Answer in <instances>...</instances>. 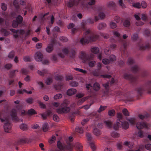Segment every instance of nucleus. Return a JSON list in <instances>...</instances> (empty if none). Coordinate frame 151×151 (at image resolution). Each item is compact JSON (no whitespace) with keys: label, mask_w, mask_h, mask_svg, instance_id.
Instances as JSON below:
<instances>
[{"label":"nucleus","mask_w":151,"mask_h":151,"mask_svg":"<svg viewBox=\"0 0 151 151\" xmlns=\"http://www.w3.org/2000/svg\"><path fill=\"white\" fill-rule=\"evenodd\" d=\"M24 92H26L28 94H31L32 93V91H28L25 89H23L22 90H18L17 91V94H22Z\"/></svg>","instance_id":"nucleus-21"},{"label":"nucleus","mask_w":151,"mask_h":151,"mask_svg":"<svg viewBox=\"0 0 151 151\" xmlns=\"http://www.w3.org/2000/svg\"><path fill=\"white\" fill-rule=\"evenodd\" d=\"M55 78L56 80L59 81H61L63 79V77L60 75H58L55 76Z\"/></svg>","instance_id":"nucleus-45"},{"label":"nucleus","mask_w":151,"mask_h":151,"mask_svg":"<svg viewBox=\"0 0 151 151\" xmlns=\"http://www.w3.org/2000/svg\"><path fill=\"white\" fill-rule=\"evenodd\" d=\"M62 97V95L61 93H58L55 95L54 96V99H57L61 98Z\"/></svg>","instance_id":"nucleus-47"},{"label":"nucleus","mask_w":151,"mask_h":151,"mask_svg":"<svg viewBox=\"0 0 151 151\" xmlns=\"http://www.w3.org/2000/svg\"><path fill=\"white\" fill-rule=\"evenodd\" d=\"M93 133L96 136H99L101 134V132L96 128H95L93 130Z\"/></svg>","instance_id":"nucleus-24"},{"label":"nucleus","mask_w":151,"mask_h":151,"mask_svg":"<svg viewBox=\"0 0 151 151\" xmlns=\"http://www.w3.org/2000/svg\"><path fill=\"white\" fill-rule=\"evenodd\" d=\"M35 60L37 61H42L43 58V55L40 52H36L35 56Z\"/></svg>","instance_id":"nucleus-12"},{"label":"nucleus","mask_w":151,"mask_h":151,"mask_svg":"<svg viewBox=\"0 0 151 151\" xmlns=\"http://www.w3.org/2000/svg\"><path fill=\"white\" fill-rule=\"evenodd\" d=\"M76 50L75 48H71L70 50L68 47H64L62 49V52L65 55H67L69 53V56L72 59H74L75 57L76 54Z\"/></svg>","instance_id":"nucleus-7"},{"label":"nucleus","mask_w":151,"mask_h":151,"mask_svg":"<svg viewBox=\"0 0 151 151\" xmlns=\"http://www.w3.org/2000/svg\"><path fill=\"white\" fill-rule=\"evenodd\" d=\"M102 62L104 64L106 65L110 63V61L109 60L105 58L102 60Z\"/></svg>","instance_id":"nucleus-62"},{"label":"nucleus","mask_w":151,"mask_h":151,"mask_svg":"<svg viewBox=\"0 0 151 151\" xmlns=\"http://www.w3.org/2000/svg\"><path fill=\"white\" fill-rule=\"evenodd\" d=\"M13 4L16 9L15 12L18 13H19L20 10L18 1L17 0H14L13 2Z\"/></svg>","instance_id":"nucleus-15"},{"label":"nucleus","mask_w":151,"mask_h":151,"mask_svg":"<svg viewBox=\"0 0 151 151\" xmlns=\"http://www.w3.org/2000/svg\"><path fill=\"white\" fill-rule=\"evenodd\" d=\"M59 40L63 42H66L68 40V39L66 37L63 36L60 37L59 38Z\"/></svg>","instance_id":"nucleus-46"},{"label":"nucleus","mask_w":151,"mask_h":151,"mask_svg":"<svg viewBox=\"0 0 151 151\" xmlns=\"http://www.w3.org/2000/svg\"><path fill=\"white\" fill-rule=\"evenodd\" d=\"M28 114L29 115H32L37 114L34 109H31L29 110L27 112Z\"/></svg>","instance_id":"nucleus-34"},{"label":"nucleus","mask_w":151,"mask_h":151,"mask_svg":"<svg viewBox=\"0 0 151 151\" xmlns=\"http://www.w3.org/2000/svg\"><path fill=\"white\" fill-rule=\"evenodd\" d=\"M1 8L4 11H6L7 9V5L4 4L2 3L1 5Z\"/></svg>","instance_id":"nucleus-63"},{"label":"nucleus","mask_w":151,"mask_h":151,"mask_svg":"<svg viewBox=\"0 0 151 151\" xmlns=\"http://www.w3.org/2000/svg\"><path fill=\"white\" fill-rule=\"evenodd\" d=\"M19 24L16 20H14L13 21L12 26L14 28H16L17 27Z\"/></svg>","instance_id":"nucleus-61"},{"label":"nucleus","mask_w":151,"mask_h":151,"mask_svg":"<svg viewBox=\"0 0 151 151\" xmlns=\"http://www.w3.org/2000/svg\"><path fill=\"white\" fill-rule=\"evenodd\" d=\"M133 6L134 7L137 8H140L141 7V4L139 2H137L134 3L133 4Z\"/></svg>","instance_id":"nucleus-52"},{"label":"nucleus","mask_w":151,"mask_h":151,"mask_svg":"<svg viewBox=\"0 0 151 151\" xmlns=\"http://www.w3.org/2000/svg\"><path fill=\"white\" fill-rule=\"evenodd\" d=\"M145 133L142 130H140L137 133V135L141 138L145 136Z\"/></svg>","instance_id":"nucleus-36"},{"label":"nucleus","mask_w":151,"mask_h":151,"mask_svg":"<svg viewBox=\"0 0 151 151\" xmlns=\"http://www.w3.org/2000/svg\"><path fill=\"white\" fill-rule=\"evenodd\" d=\"M140 4L141 6L143 8H146L147 6V3L144 1H142Z\"/></svg>","instance_id":"nucleus-60"},{"label":"nucleus","mask_w":151,"mask_h":151,"mask_svg":"<svg viewBox=\"0 0 151 151\" xmlns=\"http://www.w3.org/2000/svg\"><path fill=\"white\" fill-rule=\"evenodd\" d=\"M76 92V90L74 88H70L68 89L67 92V94L68 95L71 96L75 94Z\"/></svg>","instance_id":"nucleus-19"},{"label":"nucleus","mask_w":151,"mask_h":151,"mask_svg":"<svg viewBox=\"0 0 151 151\" xmlns=\"http://www.w3.org/2000/svg\"><path fill=\"white\" fill-rule=\"evenodd\" d=\"M150 117V115L148 114L147 113L145 114L144 115H142L141 114H139V118L142 119H147Z\"/></svg>","instance_id":"nucleus-26"},{"label":"nucleus","mask_w":151,"mask_h":151,"mask_svg":"<svg viewBox=\"0 0 151 151\" xmlns=\"http://www.w3.org/2000/svg\"><path fill=\"white\" fill-rule=\"evenodd\" d=\"M70 85L72 87H76L78 85V83L75 81H72L70 83Z\"/></svg>","instance_id":"nucleus-50"},{"label":"nucleus","mask_w":151,"mask_h":151,"mask_svg":"<svg viewBox=\"0 0 151 151\" xmlns=\"http://www.w3.org/2000/svg\"><path fill=\"white\" fill-rule=\"evenodd\" d=\"M98 38V36L95 35L90 29H86V44L94 42Z\"/></svg>","instance_id":"nucleus-3"},{"label":"nucleus","mask_w":151,"mask_h":151,"mask_svg":"<svg viewBox=\"0 0 151 151\" xmlns=\"http://www.w3.org/2000/svg\"><path fill=\"white\" fill-rule=\"evenodd\" d=\"M127 64L131 67V71L134 73H136L139 72L140 68L139 66L135 63L134 59L131 58H128L127 61Z\"/></svg>","instance_id":"nucleus-4"},{"label":"nucleus","mask_w":151,"mask_h":151,"mask_svg":"<svg viewBox=\"0 0 151 151\" xmlns=\"http://www.w3.org/2000/svg\"><path fill=\"white\" fill-rule=\"evenodd\" d=\"M77 151H83L82 150V146L80 144H78L76 145Z\"/></svg>","instance_id":"nucleus-55"},{"label":"nucleus","mask_w":151,"mask_h":151,"mask_svg":"<svg viewBox=\"0 0 151 151\" xmlns=\"http://www.w3.org/2000/svg\"><path fill=\"white\" fill-rule=\"evenodd\" d=\"M136 90L137 93L141 95L145 91H147L148 94H151V80L146 81L142 86L137 88Z\"/></svg>","instance_id":"nucleus-2"},{"label":"nucleus","mask_w":151,"mask_h":151,"mask_svg":"<svg viewBox=\"0 0 151 151\" xmlns=\"http://www.w3.org/2000/svg\"><path fill=\"white\" fill-rule=\"evenodd\" d=\"M17 111L15 109H13L12 110L11 112V116L12 117V120L16 122H19V120L22 122L23 119H20L17 116Z\"/></svg>","instance_id":"nucleus-10"},{"label":"nucleus","mask_w":151,"mask_h":151,"mask_svg":"<svg viewBox=\"0 0 151 151\" xmlns=\"http://www.w3.org/2000/svg\"><path fill=\"white\" fill-rule=\"evenodd\" d=\"M111 136L114 137H118L119 136V134L116 132H113L111 134Z\"/></svg>","instance_id":"nucleus-43"},{"label":"nucleus","mask_w":151,"mask_h":151,"mask_svg":"<svg viewBox=\"0 0 151 151\" xmlns=\"http://www.w3.org/2000/svg\"><path fill=\"white\" fill-rule=\"evenodd\" d=\"M110 25L112 29H114L116 27V24L112 22H110Z\"/></svg>","instance_id":"nucleus-64"},{"label":"nucleus","mask_w":151,"mask_h":151,"mask_svg":"<svg viewBox=\"0 0 151 151\" xmlns=\"http://www.w3.org/2000/svg\"><path fill=\"white\" fill-rule=\"evenodd\" d=\"M106 126L109 129L111 128L112 127V122L110 121L106 120L104 122Z\"/></svg>","instance_id":"nucleus-28"},{"label":"nucleus","mask_w":151,"mask_h":151,"mask_svg":"<svg viewBox=\"0 0 151 151\" xmlns=\"http://www.w3.org/2000/svg\"><path fill=\"white\" fill-rule=\"evenodd\" d=\"M115 113V111L114 110H109L108 112V114L110 116H113Z\"/></svg>","instance_id":"nucleus-54"},{"label":"nucleus","mask_w":151,"mask_h":151,"mask_svg":"<svg viewBox=\"0 0 151 151\" xmlns=\"http://www.w3.org/2000/svg\"><path fill=\"white\" fill-rule=\"evenodd\" d=\"M53 119L54 121L56 122H58L59 120V117L56 114H54L53 115Z\"/></svg>","instance_id":"nucleus-59"},{"label":"nucleus","mask_w":151,"mask_h":151,"mask_svg":"<svg viewBox=\"0 0 151 151\" xmlns=\"http://www.w3.org/2000/svg\"><path fill=\"white\" fill-rule=\"evenodd\" d=\"M118 3L119 6L122 7V8L125 7V5L123 3L122 0H119Z\"/></svg>","instance_id":"nucleus-58"},{"label":"nucleus","mask_w":151,"mask_h":151,"mask_svg":"<svg viewBox=\"0 0 151 151\" xmlns=\"http://www.w3.org/2000/svg\"><path fill=\"white\" fill-rule=\"evenodd\" d=\"M5 121H6V122L4 124V130L6 132H10L12 124L9 121H7L6 119Z\"/></svg>","instance_id":"nucleus-11"},{"label":"nucleus","mask_w":151,"mask_h":151,"mask_svg":"<svg viewBox=\"0 0 151 151\" xmlns=\"http://www.w3.org/2000/svg\"><path fill=\"white\" fill-rule=\"evenodd\" d=\"M138 37V35L137 33H134L132 35L131 39L132 40H136Z\"/></svg>","instance_id":"nucleus-40"},{"label":"nucleus","mask_w":151,"mask_h":151,"mask_svg":"<svg viewBox=\"0 0 151 151\" xmlns=\"http://www.w3.org/2000/svg\"><path fill=\"white\" fill-rule=\"evenodd\" d=\"M38 73L41 76H43L46 74L49 73V71L47 69H44L42 71L38 70Z\"/></svg>","instance_id":"nucleus-18"},{"label":"nucleus","mask_w":151,"mask_h":151,"mask_svg":"<svg viewBox=\"0 0 151 151\" xmlns=\"http://www.w3.org/2000/svg\"><path fill=\"white\" fill-rule=\"evenodd\" d=\"M19 144H24L26 143H29L31 142V140L27 138L22 139L19 141Z\"/></svg>","instance_id":"nucleus-17"},{"label":"nucleus","mask_w":151,"mask_h":151,"mask_svg":"<svg viewBox=\"0 0 151 151\" xmlns=\"http://www.w3.org/2000/svg\"><path fill=\"white\" fill-rule=\"evenodd\" d=\"M78 4V3L76 0H69L67 5L68 7L71 8L73 6L77 5Z\"/></svg>","instance_id":"nucleus-14"},{"label":"nucleus","mask_w":151,"mask_h":151,"mask_svg":"<svg viewBox=\"0 0 151 151\" xmlns=\"http://www.w3.org/2000/svg\"><path fill=\"white\" fill-rule=\"evenodd\" d=\"M76 131L79 133H82L83 132V128L79 126H77L75 129Z\"/></svg>","instance_id":"nucleus-38"},{"label":"nucleus","mask_w":151,"mask_h":151,"mask_svg":"<svg viewBox=\"0 0 151 151\" xmlns=\"http://www.w3.org/2000/svg\"><path fill=\"white\" fill-rule=\"evenodd\" d=\"M48 129V124L47 123H44L42 126V129L43 131L46 132Z\"/></svg>","instance_id":"nucleus-39"},{"label":"nucleus","mask_w":151,"mask_h":151,"mask_svg":"<svg viewBox=\"0 0 151 151\" xmlns=\"http://www.w3.org/2000/svg\"><path fill=\"white\" fill-rule=\"evenodd\" d=\"M86 137L87 143L93 151L96 149L94 144V138L93 135L91 133L86 132Z\"/></svg>","instance_id":"nucleus-6"},{"label":"nucleus","mask_w":151,"mask_h":151,"mask_svg":"<svg viewBox=\"0 0 151 151\" xmlns=\"http://www.w3.org/2000/svg\"><path fill=\"white\" fill-rule=\"evenodd\" d=\"M107 106H102L101 105L99 109L97 111L99 113H100L101 111H103L106 108Z\"/></svg>","instance_id":"nucleus-48"},{"label":"nucleus","mask_w":151,"mask_h":151,"mask_svg":"<svg viewBox=\"0 0 151 151\" xmlns=\"http://www.w3.org/2000/svg\"><path fill=\"white\" fill-rule=\"evenodd\" d=\"M69 104V101L67 100H64L61 104L60 108L57 110V112L59 114L63 113H67L70 110L69 107L68 106Z\"/></svg>","instance_id":"nucleus-5"},{"label":"nucleus","mask_w":151,"mask_h":151,"mask_svg":"<svg viewBox=\"0 0 151 151\" xmlns=\"http://www.w3.org/2000/svg\"><path fill=\"white\" fill-rule=\"evenodd\" d=\"M96 64V62L94 61H91L88 63L89 66L91 67H94Z\"/></svg>","instance_id":"nucleus-51"},{"label":"nucleus","mask_w":151,"mask_h":151,"mask_svg":"<svg viewBox=\"0 0 151 151\" xmlns=\"http://www.w3.org/2000/svg\"><path fill=\"white\" fill-rule=\"evenodd\" d=\"M93 88L96 91H98L99 90L100 88L99 84L97 82L95 83L93 85Z\"/></svg>","instance_id":"nucleus-30"},{"label":"nucleus","mask_w":151,"mask_h":151,"mask_svg":"<svg viewBox=\"0 0 151 151\" xmlns=\"http://www.w3.org/2000/svg\"><path fill=\"white\" fill-rule=\"evenodd\" d=\"M1 33L3 34L4 36H6L10 34V32L4 28H1L0 30Z\"/></svg>","instance_id":"nucleus-23"},{"label":"nucleus","mask_w":151,"mask_h":151,"mask_svg":"<svg viewBox=\"0 0 151 151\" xmlns=\"http://www.w3.org/2000/svg\"><path fill=\"white\" fill-rule=\"evenodd\" d=\"M124 78L125 79L129 80L132 85L137 83V80L136 77L134 76L131 74L125 73L124 74Z\"/></svg>","instance_id":"nucleus-9"},{"label":"nucleus","mask_w":151,"mask_h":151,"mask_svg":"<svg viewBox=\"0 0 151 151\" xmlns=\"http://www.w3.org/2000/svg\"><path fill=\"white\" fill-rule=\"evenodd\" d=\"M79 58L83 60V63H85V52H81Z\"/></svg>","instance_id":"nucleus-32"},{"label":"nucleus","mask_w":151,"mask_h":151,"mask_svg":"<svg viewBox=\"0 0 151 151\" xmlns=\"http://www.w3.org/2000/svg\"><path fill=\"white\" fill-rule=\"evenodd\" d=\"M122 112L123 114L126 116H129V113L128 110L126 109H124L122 110Z\"/></svg>","instance_id":"nucleus-41"},{"label":"nucleus","mask_w":151,"mask_h":151,"mask_svg":"<svg viewBox=\"0 0 151 151\" xmlns=\"http://www.w3.org/2000/svg\"><path fill=\"white\" fill-rule=\"evenodd\" d=\"M92 52L94 54H97L99 52V49L97 47H92L91 49Z\"/></svg>","instance_id":"nucleus-29"},{"label":"nucleus","mask_w":151,"mask_h":151,"mask_svg":"<svg viewBox=\"0 0 151 151\" xmlns=\"http://www.w3.org/2000/svg\"><path fill=\"white\" fill-rule=\"evenodd\" d=\"M106 26V24L102 22L99 24L97 28L99 30H101L105 27Z\"/></svg>","instance_id":"nucleus-27"},{"label":"nucleus","mask_w":151,"mask_h":151,"mask_svg":"<svg viewBox=\"0 0 151 151\" xmlns=\"http://www.w3.org/2000/svg\"><path fill=\"white\" fill-rule=\"evenodd\" d=\"M136 127L138 129H141L145 127L147 128V127L145 122H138L136 124Z\"/></svg>","instance_id":"nucleus-13"},{"label":"nucleus","mask_w":151,"mask_h":151,"mask_svg":"<svg viewBox=\"0 0 151 151\" xmlns=\"http://www.w3.org/2000/svg\"><path fill=\"white\" fill-rule=\"evenodd\" d=\"M139 50H148L151 48V45L147 42L145 43L140 42L137 45Z\"/></svg>","instance_id":"nucleus-8"},{"label":"nucleus","mask_w":151,"mask_h":151,"mask_svg":"<svg viewBox=\"0 0 151 151\" xmlns=\"http://www.w3.org/2000/svg\"><path fill=\"white\" fill-rule=\"evenodd\" d=\"M57 146L60 150H64L67 147V146L62 144L60 141H58Z\"/></svg>","instance_id":"nucleus-16"},{"label":"nucleus","mask_w":151,"mask_h":151,"mask_svg":"<svg viewBox=\"0 0 151 151\" xmlns=\"http://www.w3.org/2000/svg\"><path fill=\"white\" fill-rule=\"evenodd\" d=\"M23 18L22 16L21 15H19L16 18V20L20 24H21L23 21Z\"/></svg>","instance_id":"nucleus-33"},{"label":"nucleus","mask_w":151,"mask_h":151,"mask_svg":"<svg viewBox=\"0 0 151 151\" xmlns=\"http://www.w3.org/2000/svg\"><path fill=\"white\" fill-rule=\"evenodd\" d=\"M53 43H50L48 45L46 48V51L48 52H51L53 49Z\"/></svg>","instance_id":"nucleus-20"},{"label":"nucleus","mask_w":151,"mask_h":151,"mask_svg":"<svg viewBox=\"0 0 151 151\" xmlns=\"http://www.w3.org/2000/svg\"><path fill=\"white\" fill-rule=\"evenodd\" d=\"M15 55V52L14 51H12L9 53L8 57L10 58H13Z\"/></svg>","instance_id":"nucleus-44"},{"label":"nucleus","mask_w":151,"mask_h":151,"mask_svg":"<svg viewBox=\"0 0 151 151\" xmlns=\"http://www.w3.org/2000/svg\"><path fill=\"white\" fill-rule=\"evenodd\" d=\"M104 52L106 55H109L111 53L110 49L108 48H106L104 50Z\"/></svg>","instance_id":"nucleus-56"},{"label":"nucleus","mask_w":151,"mask_h":151,"mask_svg":"<svg viewBox=\"0 0 151 151\" xmlns=\"http://www.w3.org/2000/svg\"><path fill=\"white\" fill-rule=\"evenodd\" d=\"M106 6L108 8H111L115 6V4L113 1H109L107 3Z\"/></svg>","instance_id":"nucleus-22"},{"label":"nucleus","mask_w":151,"mask_h":151,"mask_svg":"<svg viewBox=\"0 0 151 151\" xmlns=\"http://www.w3.org/2000/svg\"><path fill=\"white\" fill-rule=\"evenodd\" d=\"M20 128L21 129L23 130H26L28 129V126L27 125L25 124H22L20 125Z\"/></svg>","instance_id":"nucleus-31"},{"label":"nucleus","mask_w":151,"mask_h":151,"mask_svg":"<svg viewBox=\"0 0 151 151\" xmlns=\"http://www.w3.org/2000/svg\"><path fill=\"white\" fill-rule=\"evenodd\" d=\"M123 24L124 27H128L130 26V23L129 20H126L124 21Z\"/></svg>","instance_id":"nucleus-37"},{"label":"nucleus","mask_w":151,"mask_h":151,"mask_svg":"<svg viewBox=\"0 0 151 151\" xmlns=\"http://www.w3.org/2000/svg\"><path fill=\"white\" fill-rule=\"evenodd\" d=\"M63 84L62 83H58V85H56L55 86V88L57 90H60L62 88Z\"/></svg>","instance_id":"nucleus-35"},{"label":"nucleus","mask_w":151,"mask_h":151,"mask_svg":"<svg viewBox=\"0 0 151 151\" xmlns=\"http://www.w3.org/2000/svg\"><path fill=\"white\" fill-rule=\"evenodd\" d=\"M109 61H113L116 60V57L113 55H111L109 57Z\"/></svg>","instance_id":"nucleus-53"},{"label":"nucleus","mask_w":151,"mask_h":151,"mask_svg":"<svg viewBox=\"0 0 151 151\" xmlns=\"http://www.w3.org/2000/svg\"><path fill=\"white\" fill-rule=\"evenodd\" d=\"M126 119L127 120L129 121L130 124L132 125L134 124L136 121V118L134 117L130 118L126 117Z\"/></svg>","instance_id":"nucleus-25"},{"label":"nucleus","mask_w":151,"mask_h":151,"mask_svg":"<svg viewBox=\"0 0 151 151\" xmlns=\"http://www.w3.org/2000/svg\"><path fill=\"white\" fill-rule=\"evenodd\" d=\"M16 71L18 72V71L17 70H12L10 72L9 76L10 78H12L14 76L15 73Z\"/></svg>","instance_id":"nucleus-49"},{"label":"nucleus","mask_w":151,"mask_h":151,"mask_svg":"<svg viewBox=\"0 0 151 151\" xmlns=\"http://www.w3.org/2000/svg\"><path fill=\"white\" fill-rule=\"evenodd\" d=\"M124 117L122 113H117V118L118 119L117 120L116 122L114 123L112 126L114 129L117 130L121 127H122L124 129H127L129 128V125L128 122L126 121L123 122L120 120L123 119Z\"/></svg>","instance_id":"nucleus-1"},{"label":"nucleus","mask_w":151,"mask_h":151,"mask_svg":"<svg viewBox=\"0 0 151 151\" xmlns=\"http://www.w3.org/2000/svg\"><path fill=\"white\" fill-rule=\"evenodd\" d=\"M52 82V77L48 78L46 80V83L47 85H50Z\"/></svg>","instance_id":"nucleus-42"},{"label":"nucleus","mask_w":151,"mask_h":151,"mask_svg":"<svg viewBox=\"0 0 151 151\" xmlns=\"http://www.w3.org/2000/svg\"><path fill=\"white\" fill-rule=\"evenodd\" d=\"M80 28L83 30L85 29V21H83L81 23L80 26Z\"/></svg>","instance_id":"nucleus-57"}]
</instances>
